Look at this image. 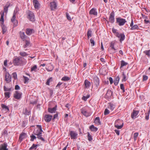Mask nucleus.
<instances>
[{"mask_svg": "<svg viewBox=\"0 0 150 150\" xmlns=\"http://www.w3.org/2000/svg\"><path fill=\"white\" fill-rule=\"evenodd\" d=\"M120 88L121 90H122V92L123 93H124L125 92L124 87V85L123 84H121L120 85Z\"/></svg>", "mask_w": 150, "mask_h": 150, "instance_id": "54", "label": "nucleus"}, {"mask_svg": "<svg viewBox=\"0 0 150 150\" xmlns=\"http://www.w3.org/2000/svg\"><path fill=\"white\" fill-rule=\"evenodd\" d=\"M11 76L8 72L6 73L5 74V81L8 83L11 81Z\"/></svg>", "mask_w": 150, "mask_h": 150, "instance_id": "13", "label": "nucleus"}, {"mask_svg": "<svg viewBox=\"0 0 150 150\" xmlns=\"http://www.w3.org/2000/svg\"><path fill=\"white\" fill-rule=\"evenodd\" d=\"M1 26L2 28V31L3 34L5 33L7 30V27L3 24H1Z\"/></svg>", "mask_w": 150, "mask_h": 150, "instance_id": "26", "label": "nucleus"}, {"mask_svg": "<svg viewBox=\"0 0 150 150\" xmlns=\"http://www.w3.org/2000/svg\"><path fill=\"white\" fill-rule=\"evenodd\" d=\"M123 125L124 123L122 121L117 119L115 121L114 126L118 129H121L123 127Z\"/></svg>", "mask_w": 150, "mask_h": 150, "instance_id": "2", "label": "nucleus"}, {"mask_svg": "<svg viewBox=\"0 0 150 150\" xmlns=\"http://www.w3.org/2000/svg\"><path fill=\"white\" fill-rule=\"evenodd\" d=\"M94 85L96 86V88H97L99 85V78L97 76H94L93 79Z\"/></svg>", "mask_w": 150, "mask_h": 150, "instance_id": "8", "label": "nucleus"}, {"mask_svg": "<svg viewBox=\"0 0 150 150\" xmlns=\"http://www.w3.org/2000/svg\"><path fill=\"white\" fill-rule=\"evenodd\" d=\"M69 135L71 139H75L77 138L78 134L74 131H70Z\"/></svg>", "mask_w": 150, "mask_h": 150, "instance_id": "10", "label": "nucleus"}, {"mask_svg": "<svg viewBox=\"0 0 150 150\" xmlns=\"http://www.w3.org/2000/svg\"><path fill=\"white\" fill-rule=\"evenodd\" d=\"M9 7V6H5L4 7V12L5 13H6L7 12L8 8Z\"/></svg>", "mask_w": 150, "mask_h": 150, "instance_id": "56", "label": "nucleus"}, {"mask_svg": "<svg viewBox=\"0 0 150 150\" xmlns=\"http://www.w3.org/2000/svg\"><path fill=\"white\" fill-rule=\"evenodd\" d=\"M50 7L51 10L54 11L56 9L57 7V5L55 1L51 2L50 3Z\"/></svg>", "mask_w": 150, "mask_h": 150, "instance_id": "11", "label": "nucleus"}, {"mask_svg": "<svg viewBox=\"0 0 150 150\" xmlns=\"http://www.w3.org/2000/svg\"><path fill=\"white\" fill-rule=\"evenodd\" d=\"M15 89L16 90H19L20 89V87L18 85H17L15 86Z\"/></svg>", "mask_w": 150, "mask_h": 150, "instance_id": "61", "label": "nucleus"}, {"mask_svg": "<svg viewBox=\"0 0 150 150\" xmlns=\"http://www.w3.org/2000/svg\"><path fill=\"white\" fill-rule=\"evenodd\" d=\"M127 21L125 19L120 17L116 18V23L120 26L123 25Z\"/></svg>", "mask_w": 150, "mask_h": 150, "instance_id": "3", "label": "nucleus"}, {"mask_svg": "<svg viewBox=\"0 0 150 150\" xmlns=\"http://www.w3.org/2000/svg\"><path fill=\"white\" fill-rule=\"evenodd\" d=\"M81 112L85 116L87 117L89 116V113L87 112L85 107L82 108L81 109Z\"/></svg>", "mask_w": 150, "mask_h": 150, "instance_id": "16", "label": "nucleus"}, {"mask_svg": "<svg viewBox=\"0 0 150 150\" xmlns=\"http://www.w3.org/2000/svg\"><path fill=\"white\" fill-rule=\"evenodd\" d=\"M16 16V13L14 12L13 17L11 19V21L13 23V27H15L16 26L18 25V21L17 20L15 19Z\"/></svg>", "mask_w": 150, "mask_h": 150, "instance_id": "6", "label": "nucleus"}, {"mask_svg": "<svg viewBox=\"0 0 150 150\" xmlns=\"http://www.w3.org/2000/svg\"><path fill=\"white\" fill-rule=\"evenodd\" d=\"M94 122L95 124L98 125H100L101 122L100 121V118L98 117H96L94 120Z\"/></svg>", "mask_w": 150, "mask_h": 150, "instance_id": "30", "label": "nucleus"}, {"mask_svg": "<svg viewBox=\"0 0 150 150\" xmlns=\"http://www.w3.org/2000/svg\"><path fill=\"white\" fill-rule=\"evenodd\" d=\"M139 112L138 110H134L132 113L131 115V117L133 119H135L136 118L137 116L138 115Z\"/></svg>", "mask_w": 150, "mask_h": 150, "instance_id": "15", "label": "nucleus"}, {"mask_svg": "<svg viewBox=\"0 0 150 150\" xmlns=\"http://www.w3.org/2000/svg\"><path fill=\"white\" fill-rule=\"evenodd\" d=\"M22 93L18 91H16L14 94V97L17 99H20L21 97Z\"/></svg>", "mask_w": 150, "mask_h": 150, "instance_id": "9", "label": "nucleus"}, {"mask_svg": "<svg viewBox=\"0 0 150 150\" xmlns=\"http://www.w3.org/2000/svg\"><path fill=\"white\" fill-rule=\"evenodd\" d=\"M23 78L24 79V83H26L28 82V81L29 80V79L28 77L24 76H23Z\"/></svg>", "mask_w": 150, "mask_h": 150, "instance_id": "50", "label": "nucleus"}, {"mask_svg": "<svg viewBox=\"0 0 150 150\" xmlns=\"http://www.w3.org/2000/svg\"><path fill=\"white\" fill-rule=\"evenodd\" d=\"M38 146V145H37V144H36V145H35V144H33L32 146H31L29 149L30 150H31V149H37V146Z\"/></svg>", "mask_w": 150, "mask_h": 150, "instance_id": "43", "label": "nucleus"}, {"mask_svg": "<svg viewBox=\"0 0 150 150\" xmlns=\"http://www.w3.org/2000/svg\"><path fill=\"white\" fill-rule=\"evenodd\" d=\"M110 113L109 110L107 109H106L104 111V114L105 115H106L109 114Z\"/></svg>", "mask_w": 150, "mask_h": 150, "instance_id": "52", "label": "nucleus"}, {"mask_svg": "<svg viewBox=\"0 0 150 150\" xmlns=\"http://www.w3.org/2000/svg\"><path fill=\"white\" fill-rule=\"evenodd\" d=\"M127 64V63L125 62L123 60H122L121 61V67H122L123 66H126Z\"/></svg>", "mask_w": 150, "mask_h": 150, "instance_id": "35", "label": "nucleus"}, {"mask_svg": "<svg viewBox=\"0 0 150 150\" xmlns=\"http://www.w3.org/2000/svg\"><path fill=\"white\" fill-rule=\"evenodd\" d=\"M26 134L24 132H22L20 135L19 138V140L20 142H21L23 139L25 137Z\"/></svg>", "mask_w": 150, "mask_h": 150, "instance_id": "19", "label": "nucleus"}, {"mask_svg": "<svg viewBox=\"0 0 150 150\" xmlns=\"http://www.w3.org/2000/svg\"><path fill=\"white\" fill-rule=\"evenodd\" d=\"M66 17L67 19L69 21H71V18L70 16L69 15V13L66 12Z\"/></svg>", "mask_w": 150, "mask_h": 150, "instance_id": "51", "label": "nucleus"}, {"mask_svg": "<svg viewBox=\"0 0 150 150\" xmlns=\"http://www.w3.org/2000/svg\"><path fill=\"white\" fill-rule=\"evenodd\" d=\"M4 12H3L1 14V18H0V21L1 22V24H3L4 23Z\"/></svg>", "mask_w": 150, "mask_h": 150, "instance_id": "31", "label": "nucleus"}, {"mask_svg": "<svg viewBox=\"0 0 150 150\" xmlns=\"http://www.w3.org/2000/svg\"><path fill=\"white\" fill-rule=\"evenodd\" d=\"M20 55L23 57H25L28 55V54L25 52H20L19 53Z\"/></svg>", "mask_w": 150, "mask_h": 150, "instance_id": "48", "label": "nucleus"}, {"mask_svg": "<svg viewBox=\"0 0 150 150\" xmlns=\"http://www.w3.org/2000/svg\"><path fill=\"white\" fill-rule=\"evenodd\" d=\"M36 126L38 128V129L36 130L35 129L33 131L34 134L35 135L38 136L37 138L41 140L43 142H45V139L42 136L41 134L43 131L42 129L41 125H37Z\"/></svg>", "mask_w": 150, "mask_h": 150, "instance_id": "1", "label": "nucleus"}, {"mask_svg": "<svg viewBox=\"0 0 150 150\" xmlns=\"http://www.w3.org/2000/svg\"><path fill=\"white\" fill-rule=\"evenodd\" d=\"M7 145L6 143H4L0 146V150H8L7 149Z\"/></svg>", "mask_w": 150, "mask_h": 150, "instance_id": "22", "label": "nucleus"}, {"mask_svg": "<svg viewBox=\"0 0 150 150\" xmlns=\"http://www.w3.org/2000/svg\"><path fill=\"white\" fill-rule=\"evenodd\" d=\"M139 29V27L138 25H137L135 24L133 25L132 27L130 28V30H134L135 29Z\"/></svg>", "mask_w": 150, "mask_h": 150, "instance_id": "38", "label": "nucleus"}, {"mask_svg": "<svg viewBox=\"0 0 150 150\" xmlns=\"http://www.w3.org/2000/svg\"><path fill=\"white\" fill-rule=\"evenodd\" d=\"M4 91H10L11 89V88H7L5 86L4 87Z\"/></svg>", "mask_w": 150, "mask_h": 150, "instance_id": "55", "label": "nucleus"}, {"mask_svg": "<svg viewBox=\"0 0 150 150\" xmlns=\"http://www.w3.org/2000/svg\"><path fill=\"white\" fill-rule=\"evenodd\" d=\"M62 83H61L60 82H59L58 83V84H57V85L56 86V88H57L58 87L59 88H60V86Z\"/></svg>", "mask_w": 150, "mask_h": 150, "instance_id": "60", "label": "nucleus"}, {"mask_svg": "<svg viewBox=\"0 0 150 150\" xmlns=\"http://www.w3.org/2000/svg\"><path fill=\"white\" fill-rule=\"evenodd\" d=\"M138 135V133L135 132L134 134V140L135 141L136 140L137 137Z\"/></svg>", "mask_w": 150, "mask_h": 150, "instance_id": "47", "label": "nucleus"}, {"mask_svg": "<svg viewBox=\"0 0 150 150\" xmlns=\"http://www.w3.org/2000/svg\"><path fill=\"white\" fill-rule=\"evenodd\" d=\"M28 18L31 21H35V17L34 13L31 11L28 10L27 12Z\"/></svg>", "mask_w": 150, "mask_h": 150, "instance_id": "4", "label": "nucleus"}, {"mask_svg": "<svg viewBox=\"0 0 150 150\" xmlns=\"http://www.w3.org/2000/svg\"><path fill=\"white\" fill-rule=\"evenodd\" d=\"M57 105H56L54 107L52 108H48L47 110L50 113H55L57 110Z\"/></svg>", "mask_w": 150, "mask_h": 150, "instance_id": "20", "label": "nucleus"}, {"mask_svg": "<svg viewBox=\"0 0 150 150\" xmlns=\"http://www.w3.org/2000/svg\"><path fill=\"white\" fill-rule=\"evenodd\" d=\"M30 42L29 41L27 40H25V44L23 46V47L24 48H26L30 45Z\"/></svg>", "mask_w": 150, "mask_h": 150, "instance_id": "36", "label": "nucleus"}, {"mask_svg": "<svg viewBox=\"0 0 150 150\" xmlns=\"http://www.w3.org/2000/svg\"><path fill=\"white\" fill-rule=\"evenodd\" d=\"M112 32L113 33H115V34H116V33L117 32V30L116 29H115L114 28H113L112 29Z\"/></svg>", "mask_w": 150, "mask_h": 150, "instance_id": "64", "label": "nucleus"}, {"mask_svg": "<svg viewBox=\"0 0 150 150\" xmlns=\"http://www.w3.org/2000/svg\"><path fill=\"white\" fill-rule=\"evenodd\" d=\"M115 43L112 42L110 43V47L111 48V49H113L114 51L116 50V49L114 47Z\"/></svg>", "mask_w": 150, "mask_h": 150, "instance_id": "37", "label": "nucleus"}, {"mask_svg": "<svg viewBox=\"0 0 150 150\" xmlns=\"http://www.w3.org/2000/svg\"><path fill=\"white\" fill-rule=\"evenodd\" d=\"M91 83L87 79H86L84 81V88H88L90 85Z\"/></svg>", "mask_w": 150, "mask_h": 150, "instance_id": "24", "label": "nucleus"}, {"mask_svg": "<svg viewBox=\"0 0 150 150\" xmlns=\"http://www.w3.org/2000/svg\"><path fill=\"white\" fill-rule=\"evenodd\" d=\"M13 75V78L16 79H17V75L16 72L13 73L12 74Z\"/></svg>", "mask_w": 150, "mask_h": 150, "instance_id": "57", "label": "nucleus"}, {"mask_svg": "<svg viewBox=\"0 0 150 150\" xmlns=\"http://www.w3.org/2000/svg\"><path fill=\"white\" fill-rule=\"evenodd\" d=\"M112 94V92L110 89L107 90V93L105 96V98H108L111 97Z\"/></svg>", "mask_w": 150, "mask_h": 150, "instance_id": "18", "label": "nucleus"}, {"mask_svg": "<svg viewBox=\"0 0 150 150\" xmlns=\"http://www.w3.org/2000/svg\"><path fill=\"white\" fill-rule=\"evenodd\" d=\"M142 16L143 18L145 19H147L148 18L147 16H146L143 14H142Z\"/></svg>", "mask_w": 150, "mask_h": 150, "instance_id": "62", "label": "nucleus"}, {"mask_svg": "<svg viewBox=\"0 0 150 150\" xmlns=\"http://www.w3.org/2000/svg\"><path fill=\"white\" fill-rule=\"evenodd\" d=\"M90 42L92 46H93L95 45V42L92 38L91 39Z\"/></svg>", "mask_w": 150, "mask_h": 150, "instance_id": "53", "label": "nucleus"}, {"mask_svg": "<svg viewBox=\"0 0 150 150\" xmlns=\"http://www.w3.org/2000/svg\"><path fill=\"white\" fill-rule=\"evenodd\" d=\"M52 77H50L49 79H48L46 83V84L48 85H49L50 83L51 82H52Z\"/></svg>", "mask_w": 150, "mask_h": 150, "instance_id": "40", "label": "nucleus"}, {"mask_svg": "<svg viewBox=\"0 0 150 150\" xmlns=\"http://www.w3.org/2000/svg\"><path fill=\"white\" fill-rule=\"evenodd\" d=\"M89 13L90 15L97 16V15L98 13L96 11V9L94 8H92L90 11Z\"/></svg>", "mask_w": 150, "mask_h": 150, "instance_id": "17", "label": "nucleus"}, {"mask_svg": "<svg viewBox=\"0 0 150 150\" xmlns=\"http://www.w3.org/2000/svg\"><path fill=\"white\" fill-rule=\"evenodd\" d=\"M120 77L119 76H117L115 78L114 81V83L115 86H117L118 85L119 82L120 80Z\"/></svg>", "mask_w": 150, "mask_h": 150, "instance_id": "28", "label": "nucleus"}, {"mask_svg": "<svg viewBox=\"0 0 150 150\" xmlns=\"http://www.w3.org/2000/svg\"><path fill=\"white\" fill-rule=\"evenodd\" d=\"M148 76L146 75H144L143 76V81H146L148 79Z\"/></svg>", "mask_w": 150, "mask_h": 150, "instance_id": "58", "label": "nucleus"}, {"mask_svg": "<svg viewBox=\"0 0 150 150\" xmlns=\"http://www.w3.org/2000/svg\"><path fill=\"white\" fill-rule=\"evenodd\" d=\"M89 129L91 131L95 132L97 131L98 130V128L97 127H94L93 125H91L89 127Z\"/></svg>", "mask_w": 150, "mask_h": 150, "instance_id": "29", "label": "nucleus"}, {"mask_svg": "<svg viewBox=\"0 0 150 150\" xmlns=\"http://www.w3.org/2000/svg\"><path fill=\"white\" fill-rule=\"evenodd\" d=\"M30 137L31 138L30 141H33L34 139H35L36 138V137L33 134L31 135Z\"/></svg>", "mask_w": 150, "mask_h": 150, "instance_id": "49", "label": "nucleus"}, {"mask_svg": "<svg viewBox=\"0 0 150 150\" xmlns=\"http://www.w3.org/2000/svg\"><path fill=\"white\" fill-rule=\"evenodd\" d=\"M70 78L67 76H64L61 79L62 81H67L70 80Z\"/></svg>", "mask_w": 150, "mask_h": 150, "instance_id": "34", "label": "nucleus"}, {"mask_svg": "<svg viewBox=\"0 0 150 150\" xmlns=\"http://www.w3.org/2000/svg\"><path fill=\"white\" fill-rule=\"evenodd\" d=\"M33 3L35 8L38 9L40 5L38 1L37 0H33Z\"/></svg>", "mask_w": 150, "mask_h": 150, "instance_id": "23", "label": "nucleus"}, {"mask_svg": "<svg viewBox=\"0 0 150 150\" xmlns=\"http://www.w3.org/2000/svg\"><path fill=\"white\" fill-rule=\"evenodd\" d=\"M52 118V116L51 115L46 114L45 115L44 120L45 121L47 122H50Z\"/></svg>", "mask_w": 150, "mask_h": 150, "instance_id": "14", "label": "nucleus"}, {"mask_svg": "<svg viewBox=\"0 0 150 150\" xmlns=\"http://www.w3.org/2000/svg\"><path fill=\"white\" fill-rule=\"evenodd\" d=\"M91 33L92 31L90 30H88L87 33V35L88 38L91 36Z\"/></svg>", "mask_w": 150, "mask_h": 150, "instance_id": "44", "label": "nucleus"}, {"mask_svg": "<svg viewBox=\"0 0 150 150\" xmlns=\"http://www.w3.org/2000/svg\"><path fill=\"white\" fill-rule=\"evenodd\" d=\"M22 61L21 57H16L13 59V63L15 66L20 65L22 63Z\"/></svg>", "mask_w": 150, "mask_h": 150, "instance_id": "5", "label": "nucleus"}, {"mask_svg": "<svg viewBox=\"0 0 150 150\" xmlns=\"http://www.w3.org/2000/svg\"><path fill=\"white\" fill-rule=\"evenodd\" d=\"M10 92H6L4 93V95L5 97L7 99H8L10 97Z\"/></svg>", "mask_w": 150, "mask_h": 150, "instance_id": "41", "label": "nucleus"}, {"mask_svg": "<svg viewBox=\"0 0 150 150\" xmlns=\"http://www.w3.org/2000/svg\"><path fill=\"white\" fill-rule=\"evenodd\" d=\"M122 81H126L127 79H126V75L125 74L124 72H122Z\"/></svg>", "mask_w": 150, "mask_h": 150, "instance_id": "33", "label": "nucleus"}, {"mask_svg": "<svg viewBox=\"0 0 150 150\" xmlns=\"http://www.w3.org/2000/svg\"><path fill=\"white\" fill-rule=\"evenodd\" d=\"M31 71H34L35 72L37 71V66L36 65H34L33 67H32L31 69Z\"/></svg>", "mask_w": 150, "mask_h": 150, "instance_id": "42", "label": "nucleus"}, {"mask_svg": "<svg viewBox=\"0 0 150 150\" xmlns=\"http://www.w3.org/2000/svg\"><path fill=\"white\" fill-rule=\"evenodd\" d=\"M1 106L2 108L3 109H5V110L7 111H9V109L8 107L5 105L3 104H1Z\"/></svg>", "mask_w": 150, "mask_h": 150, "instance_id": "32", "label": "nucleus"}, {"mask_svg": "<svg viewBox=\"0 0 150 150\" xmlns=\"http://www.w3.org/2000/svg\"><path fill=\"white\" fill-rule=\"evenodd\" d=\"M115 35L119 38H120V41L121 42L124 40L125 38V35L123 33L120 34L118 32L116 33Z\"/></svg>", "mask_w": 150, "mask_h": 150, "instance_id": "7", "label": "nucleus"}, {"mask_svg": "<svg viewBox=\"0 0 150 150\" xmlns=\"http://www.w3.org/2000/svg\"><path fill=\"white\" fill-rule=\"evenodd\" d=\"M109 80L110 81V84H112L113 83V81L112 78L111 77H110L109 78Z\"/></svg>", "mask_w": 150, "mask_h": 150, "instance_id": "59", "label": "nucleus"}, {"mask_svg": "<svg viewBox=\"0 0 150 150\" xmlns=\"http://www.w3.org/2000/svg\"><path fill=\"white\" fill-rule=\"evenodd\" d=\"M24 114L26 115H29L30 114V111H29L26 109L25 112L24 113Z\"/></svg>", "mask_w": 150, "mask_h": 150, "instance_id": "45", "label": "nucleus"}, {"mask_svg": "<svg viewBox=\"0 0 150 150\" xmlns=\"http://www.w3.org/2000/svg\"><path fill=\"white\" fill-rule=\"evenodd\" d=\"M20 38L22 39L23 41H24L27 38L23 32L20 31L19 33Z\"/></svg>", "mask_w": 150, "mask_h": 150, "instance_id": "21", "label": "nucleus"}, {"mask_svg": "<svg viewBox=\"0 0 150 150\" xmlns=\"http://www.w3.org/2000/svg\"><path fill=\"white\" fill-rule=\"evenodd\" d=\"M33 30L32 29L27 28L26 30V33L28 35H30L32 33Z\"/></svg>", "mask_w": 150, "mask_h": 150, "instance_id": "27", "label": "nucleus"}, {"mask_svg": "<svg viewBox=\"0 0 150 150\" xmlns=\"http://www.w3.org/2000/svg\"><path fill=\"white\" fill-rule=\"evenodd\" d=\"M87 136L88 140L89 141H91L93 139L91 135L88 132L87 133Z\"/></svg>", "mask_w": 150, "mask_h": 150, "instance_id": "39", "label": "nucleus"}, {"mask_svg": "<svg viewBox=\"0 0 150 150\" xmlns=\"http://www.w3.org/2000/svg\"><path fill=\"white\" fill-rule=\"evenodd\" d=\"M144 53L146 55L148 56L149 57L150 56V50H145L144 52Z\"/></svg>", "mask_w": 150, "mask_h": 150, "instance_id": "46", "label": "nucleus"}, {"mask_svg": "<svg viewBox=\"0 0 150 150\" xmlns=\"http://www.w3.org/2000/svg\"><path fill=\"white\" fill-rule=\"evenodd\" d=\"M115 14L113 11L110 14L109 20L111 23H113L115 21Z\"/></svg>", "mask_w": 150, "mask_h": 150, "instance_id": "12", "label": "nucleus"}, {"mask_svg": "<svg viewBox=\"0 0 150 150\" xmlns=\"http://www.w3.org/2000/svg\"><path fill=\"white\" fill-rule=\"evenodd\" d=\"M108 108L111 111L113 110L115 108V105L110 103L108 104Z\"/></svg>", "mask_w": 150, "mask_h": 150, "instance_id": "25", "label": "nucleus"}, {"mask_svg": "<svg viewBox=\"0 0 150 150\" xmlns=\"http://www.w3.org/2000/svg\"><path fill=\"white\" fill-rule=\"evenodd\" d=\"M88 98V97H86L84 96L82 97V99L84 101H86Z\"/></svg>", "mask_w": 150, "mask_h": 150, "instance_id": "63", "label": "nucleus"}]
</instances>
